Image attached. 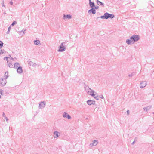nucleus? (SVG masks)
Instances as JSON below:
<instances>
[{"mask_svg": "<svg viewBox=\"0 0 154 154\" xmlns=\"http://www.w3.org/2000/svg\"><path fill=\"white\" fill-rule=\"evenodd\" d=\"M135 74H135V72H133V73H131V74H129L128 75V76L130 77H131L133 76L134 75H135Z\"/></svg>", "mask_w": 154, "mask_h": 154, "instance_id": "bb28decb", "label": "nucleus"}, {"mask_svg": "<svg viewBox=\"0 0 154 154\" xmlns=\"http://www.w3.org/2000/svg\"><path fill=\"white\" fill-rule=\"evenodd\" d=\"M26 30V29H25L24 31L23 30V29L22 31H20L21 32V33H22V34H19L20 35H23L24 34V33H25L24 32V31H25Z\"/></svg>", "mask_w": 154, "mask_h": 154, "instance_id": "393cba45", "label": "nucleus"}, {"mask_svg": "<svg viewBox=\"0 0 154 154\" xmlns=\"http://www.w3.org/2000/svg\"><path fill=\"white\" fill-rule=\"evenodd\" d=\"M3 43L2 42L0 41V48L1 49L3 45Z\"/></svg>", "mask_w": 154, "mask_h": 154, "instance_id": "a878e982", "label": "nucleus"}, {"mask_svg": "<svg viewBox=\"0 0 154 154\" xmlns=\"http://www.w3.org/2000/svg\"><path fill=\"white\" fill-rule=\"evenodd\" d=\"M7 63L8 64V66L10 68H13V65L12 64V63L11 62H10L7 61Z\"/></svg>", "mask_w": 154, "mask_h": 154, "instance_id": "a211bd4d", "label": "nucleus"}, {"mask_svg": "<svg viewBox=\"0 0 154 154\" xmlns=\"http://www.w3.org/2000/svg\"><path fill=\"white\" fill-rule=\"evenodd\" d=\"M93 100H87V101L88 104L89 105H91V104L94 105L95 103H93Z\"/></svg>", "mask_w": 154, "mask_h": 154, "instance_id": "ddd939ff", "label": "nucleus"}, {"mask_svg": "<svg viewBox=\"0 0 154 154\" xmlns=\"http://www.w3.org/2000/svg\"><path fill=\"white\" fill-rule=\"evenodd\" d=\"M85 90L86 91L87 93L89 95H91L92 96L94 97L97 100H99L98 96V95H95V94H94L95 92L94 90H91V88L88 87V88L87 89V88H85Z\"/></svg>", "mask_w": 154, "mask_h": 154, "instance_id": "f257e3e1", "label": "nucleus"}, {"mask_svg": "<svg viewBox=\"0 0 154 154\" xmlns=\"http://www.w3.org/2000/svg\"><path fill=\"white\" fill-rule=\"evenodd\" d=\"M100 97L101 99H103L104 98V97L102 95H100Z\"/></svg>", "mask_w": 154, "mask_h": 154, "instance_id": "72a5a7b5", "label": "nucleus"}, {"mask_svg": "<svg viewBox=\"0 0 154 154\" xmlns=\"http://www.w3.org/2000/svg\"><path fill=\"white\" fill-rule=\"evenodd\" d=\"M17 23V22L16 21H14L13 22V23H12V24H11L10 26H13L15 24H16Z\"/></svg>", "mask_w": 154, "mask_h": 154, "instance_id": "cd10ccee", "label": "nucleus"}, {"mask_svg": "<svg viewBox=\"0 0 154 154\" xmlns=\"http://www.w3.org/2000/svg\"><path fill=\"white\" fill-rule=\"evenodd\" d=\"M98 141L96 140H94L93 141V143L92 144L94 146H96L98 143Z\"/></svg>", "mask_w": 154, "mask_h": 154, "instance_id": "5701e85b", "label": "nucleus"}, {"mask_svg": "<svg viewBox=\"0 0 154 154\" xmlns=\"http://www.w3.org/2000/svg\"><path fill=\"white\" fill-rule=\"evenodd\" d=\"M96 13V11L95 9L92 8L91 9L89 10L88 11V13L90 14L92 13V14H94Z\"/></svg>", "mask_w": 154, "mask_h": 154, "instance_id": "9d476101", "label": "nucleus"}, {"mask_svg": "<svg viewBox=\"0 0 154 154\" xmlns=\"http://www.w3.org/2000/svg\"><path fill=\"white\" fill-rule=\"evenodd\" d=\"M8 57H5L4 58V60H6V61H8Z\"/></svg>", "mask_w": 154, "mask_h": 154, "instance_id": "7c9ffc66", "label": "nucleus"}, {"mask_svg": "<svg viewBox=\"0 0 154 154\" xmlns=\"http://www.w3.org/2000/svg\"><path fill=\"white\" fill-rule=\"evenodd\" d=\"M130 38L133 41L132 44H134L135 42H137L139 40L140 36L138 35H134L130 37Z\"/></svg>", "mask_w": 154, "mask_h": 154, "instance_id": "20e7f679", "label": "nucleus"}, {"mask_svg": "<svg viewBox=\"0 0 154 154\" xmlns=\"http://www.w3.org/2000/svg\"><path fill=\"white\" fill-rule=\"evenodd\" d=\"M94 7V8L95 9H97L98 8H99V6H96Z\"/></svg>", "mask_w": 154, "mask_h": 154, "instance_id": "473e14b6", "label": "nucleus"}, {"mask_svg": "<svg viewBox=\"0 0 154 154\" xmlns=\"http://www.w3.org/2000/svg\"><path fill=\"white\" fill-rule=\"evenodd\" d=\"M14 68H18L19 67H20V65L17 62L14 64Z\"/></svg>", "mask_w": 154, "mask_h": 154, "instance_id": "6ab92c4d", "label": "nucleus"}, {"mask_svg": "<svg viewBox=\"0 0 154 154\" xmlns=\"http://www.w3.org/2000/svg\"><path fill=\"white\" fill-rule=\"evenodd\" d=\"M9 58H10V59H11L12 60H13V61L14 60V58H13V57H11Z\"/></svg>", "mask_w": 154, "mask_h": 154, "instance_id": "4c0bfd02", "label": "nucleus"}, {"mask_svg": "<svg viewBox=\"0 0 154 154\" xmlns=\"http://www.w3.org/2000/svg\"><path fill=\"white\" fill-rule=\"evenodd\" d=\"M89 5L91 8H93L95 7V4L94 2H90V3H89Z\"/></svg>", "mask_w": 154, "mask_h": 154, "instance_id": "412c9836", "label": "nucleus"}, {"mask_svg": "<svg viewBox=\"0 0 154 154\" xmlns=\"http://www.w3.org/2000/svg\"><path fill=\"white\" fill-rule=\"evenodd\" d=\"M92 102L93 103H95V101L93 100Z\"/></svg>", "mask_w": 154, "mask_h": 154, "instance_id": "37998d69", "label": "nucleus"}, {"mask_svg": "<svg viewBox=\"0 0 154 154\" xmlns=\"http://www.w3.org/2000/svg\"><path fill=\"white\" fill-rule=\"evenodd\" d=\"M2 116L3 117L5 118L6 120V122L7 123H8L9 119H8L6 116L5 114L4 113H3Z\"/></svg>", "mask_w": 154, "mask_h": 154, "instance_id": "4be33fe9", "label": "nucleus"}, {"mask_svg": "<svg viewBox=\"0 0 154 154\" xmlns=\"http://www.w3.org/2000/svg\"><path fill=\"white\" fill-rule=\"evenodd\" d=\"M135 143V141H134L132 143V144H134V143Z\"/></svg>", "mask_w": 154, "mask_h": 154, "instance_id": "ea45409f", "label": "nucleus"}, {"mask_svg": "<svg viewBox=\"0 0 154 154\" xmlns=\"http://www.w3.org/2000/svg\"><path fill=\"white\" fill-rule=\"evenodd\" d=\"M8 56H9V57H10V58L11 57V55H10V54H9V55Z\"/></svg>", "mask_w": 154, "mask_h": 154, "instance_id": "c03bdc74", "label": "nucleus"}, {"mask_svg": "<svg viewBox=\"0 0 154 154\" xmlns=\"http://www.w3.org/2000/svg\"><path fill=\"white\" fill-rule=\"evenodd\" d=\"M89 0V3H90V2H92L91 1V0Z\"/></svg>", "mask_w": 154, "mask_h": 154, "instance_id": "79ce46f5", "label": "nucleus"}, {"mask_svg": "<svg viewBox=\"0 0 154 154\" xmlns=\"http://www.w3.org/2000/svg\"><path fill=\"white\" fill-rule=\"evenodd\" d=\"M29 64L30 66H32L33 67H35V66L37 65L36 63H34L32 62L31 61H30L29 62Z\"/></svg>", "mask_w": 154, "mask_h": 154, "instance_id": "2eb2a0df", "label": "nucleus"}, {"mask_svg": "<svg viewBox=\"0 0 154 154\" xmlns=\"http://www.w3.org/2000/svg\"><path fill=\"white\" fill-rule=\"evenodd\" d=\"M17 72L18 73H21L23 72V69L22 67H19L17 69Z\"/></svg>", "mask_w": 154, "mask_h": 154, "instance_id": "9b49d317", "label": "nucleus"}, {"mask_svg": "<svg viewBox=\"0 0 154 154\" xmlns=\"http://www.w3.org/2000/svg\"><path fill=\"white\" fill-rule=\"evenodd\" d=\"M34 44L37 45H41L40 42L39 40H35L34 41Z\"/></svg>", "mask_w": 154, "mask_h": 154, "instance_id": "4468645a", "label": "nucleus"}, {"mask_svg": "<svg viewBox=\"0 0 154 154\" xmlns=\"http://www.w3.org/2000/svg\"><path fill=\"white\" fill-rule=\"evenodd\" d=\"M41 103L39 104V106L40 108L42 109L45 106L46 103L45 101L41 102Z\"/></svg>", "mask_w": 154, "mask_h": 154, "instance_id": "423d86ee", "label": "nucleus"}, {"mask_svg": "<svg viewBox=\"0 0 154 154\" xmlns=\"http://www.w3.org/2000/svg\"><path fill=\"white\" fill-rule=\"evenodd\" d=\"M151 108V106H148L146 107L143 108V109L146 112H147Z\"/></svg>", "mask_w": 154, "mask_h": 154, "instance_id": "f3484780", "label": "nucleus"}, {"mask_svg": "<svg viewBox=\"0 0 154 154\" xmlns=\"http://www.w3.org/2000/svg\"><path fill=\"white\" fill-rule=\"evenodd\" d=\"M72 18V15L70 14H67L66 15L65 14H63V18L65 20L66 19H70Z\"/></svg>", "mask_w": 154, "mask_h": 154, "instance_id": "1a4fd4ad", "label": "nucleus"}, {"mask_svg": "<svg viewBox=\"0 0 154 154\" xmlns=\"http://www.w3.org/2000/svg\"><path fill=\"white\" fill-rule=\"evenodd\" d=\"M7 83L6 80L3 78H0V85L3 87Z\"/></svg>", "mask_w": 154, "mask_h": 154, "instance_id": "39448f33", "label": "nucleus"}, {"mask_svg": "<svg viewBox=\"0 0 154 154\" xmlns=\"http://www.w3.org/2000/svg\"><path fill=\"white\" fill-rule=\"evenodd\" d=\"M4 14H6V13H5V12H4Z\"/></svg>", "mask_w": 154, "mask_h": 154, "instance_id": "49530a36", "label": "nucleus"}, {"mask_svg": "<svg viewBox=\"0 0 154 154\" xmlns=\"http://www.w3.org/2000/svg\"><path fill=\"white\" fill-rule=\"evenodd\" d=\"M1 50V51L2 52H3V54L5 52V51L4 49Z\"/></svg>", "mask_w": 154, "mask_h": 154, "instance_id": "c9c22d12", "label": "nucleus"}, {"mask_svg": "<svg viewBox=\"0 0 154 154\" xmlns=\"http://www.w3.org/2000/svg\"><path fill=\"white\" fill-rule=\"evenodd\" d=\"M3 91L1 89H0V93L2 95H3Z\"/></svg>", "mask_w": 154, "mask_h": 154, "instance_id": "2f4dec72", "label": "nucleus"}, {"mask_svg": "<svg viewBox=\"0 0 154 154\" xmlns=\"http://www.w3.org/2000/svg\"><path fill=\"white\" fill-rule=\"evenodd\" d=\"M20 34H22V33H21V32H20Z\"/></svg>", "mask_w": 154, "mask_h": 154, "instance_id": "a18cd8bd", "label": "nucleus"}, {"mask_svg": "<svg viewBox=\"0 0 154 154\" xmlns=\"http://www.w3.org/2000/svg\"><path fill=\"white\" fill-rule=\"evenodd\" d=\"M115 16L114 14H110L107 12H106L104 14V15L100 17H98L97 19H98L99 18L104 19H108L109 18H111L112 19Z\"/></svg>", "mask_w": 154, "mask_h": 154, "instance_id": "f03ea898", "label": "nucleus"}, {"mask_svg": "<svg viewBox=\"0 0 154 154\" xmlns=\"http://www.w3.org/2000/svg\"><path fill=\"white\" fill-rule=\"evenodd\" d=\"M63 116L64 118H67L68 119H70L71 118V116L67 113L64 112L63 115Z\"/></svg>", "mask_w": 154, "mask_h": 154, "instance_id": "6e6552de", "label": "nucleus"}, {"mask_svg": "<svg viewBox=\"0 0 154 154\" xmlns=\"http://www.w3.org/2000/svg\"><path fill=\"white\" fill-rule=\"evenodd\" d=\"M3 54V52H2L1 50L0 51V55Z\"/></svg>", "mask_w": 154, "mask_h": 154, "instance_id": "58836bf2", "label": "nucleus"}, {"mask_svg": "<svg viewBox=\"0 0 154 154\" xmlns=\"http://www.w3.org/2000/svg\"><path fill=\"white\" fill-rule=\"evenodd\" d=\"M11 26H10L8 28V31L7 32V34H8L9 33V32H10V30L11 29Z\"/></svg>", "mask_w": 154, "mask_h": 154, "instance_id": "c85d7f7f", "label": "nucleus"}, {"mask_svg": "<svg viewBox=\"0 0 154 154\" xmlns=\"http://www.w3.org/2000/svg\"><path fill=\"white\" fill-rule=\"evenodd\" d=\"M68 42L66 41L65 42L62 43L59 46V48L58 50L59 52H63L65 51L66 48V44Z\"/></svg>", "mask_w": 154, "mask_h": 154, "instance_id": "7ed1b4c3", "label": "nucleus"}, {"mask_svg": "<svg viewBox=\"0 0 154 154\" xmlns=\"http://www.w3.org/2000/svg\"><path fill=\"white\" fill-rule=\"evenodd\" d=\"M58 132L57 131H55L54 132V138H57L59 136L58 135Z\"/></svg>", "mask_w": 154, "mask_h": 154, "instance_id": "aec40b11", "label": "nucleus"}, {"mask_svg": "<svg viewBox=\"0 0 154 154\" xmlns=\"http://www.w3.org/2000/svg\"><path fill=\"white\" fill-rule=\"evenodd\" d=\"M4 76L6 79H7L8 77V72H6L4 74Z\"/></svg>", "mask_w": 154, "mask_h": 154, "instance_id": "b1692460", "label": "nucleus"}, {"mask_svg": "<svg viewBox=\"0 0 154 154\" xmlns=\"http://www.w3.org/2000/svg\"><path fill=\"white\" fill-rule=\"evenodd\" d=\"M146 84L147 82L146 81H143L142 82L140 83V86L141 88H143L146 86Z\"/></svg>", "mask_w": 154, "mask_h": 154, "instance_id": "0eeeda50", "label": "nucleus"}, {"mask_svg": "<svg viewBox=\"0 0 154 154\" xmlns=\"http://www.w3.org/2000/svg\"><path fill=\"white\" fill-rule=\"evenodd\" d=\"M1 98V95H0V99Z\"/></svg>", "mask_w": 154, "mask_h": 154, "instance_id": "de8ad7c7", "label": "nucleus"}, {"mask_svg": "<svg viewBox=\"0 0 154 154\" xmlns=\"http://www.w3.org/2000/svg\"><path fill=\"white\" fill-rule=\"evenodd\" d=\"M129 110H128L127 111V112L128 115L129 114Z\"/></svg>", "mask_w": 154, "mask_h": 154, "instance_id": "e433bc0d", "label": "nucleus"}, {"mask_svg": "<svg viewBox=\"0 0 154 154\" xmlns=\"http://www.w3.org/2000/svg\"><path fill=\"white\" fill-rule=\"evenodd\" d=\"M10 4L11 5H12L13 4V2L12 1H11L9 2Z\"/></svg>", "mask_w": 154, "mask_h": 154, "instance_id": "f704fd0d", "label": "nucleus"}, {"mask_svg": "<svg viewBox=\"0 0 154 154\" xmlns=\"http://www.w3.org/2000/svg\"><path fill=\"white\" fill-rule=\"evenodd\" d=\"M153 114H154V112L153 113Z\"/></svg>", "mask_w": 154, "mask_h": 154, "instance_id": "09e8293b", "label": "nucleus"}, {"mask_svg": "<svg viewBox=\"0 0 154 154\" xmlns=\"http://www.w3.org/2000/svg\"><path fill=\"white\" fill-rule=\"evenodd\" d=\"M136 141H137V139L136 138H135L134 140V141H135V142Z\"/></svg>", "mask_w": 154, "mask_h": 154, "instance_id": "a19ab883", "label": "nucleus"}, {"mask_svg": "<svg viewBox=\"0 0 154 154\" xmlns=\"http://www.w3.org/2000/svg\"><path fill=\"white\" fill-rule=\"evenodd\" d=\"M133 41L130 38V39H128L126 41V43L128 45H130L131 44V43H133Z\"/></svg>", "mask_w": 154, "mask_h": 154, "instance_id": "dca6fc26", "label": "nucleus"}, {"mask_svg": "<svg viewBox=\"0 0 154 154\" xmlns=\"http://www.w3.org/2000/svg\"><path fill=\"white\" fill-rule=\"evenodd\" d=\"M96 2L97 4L98 5H101L102 7H104V4L100 1L98 0H97Z\"/></svg>", "mask_w": 154, "mask_h": 154, "instance_id": "f8f14e48", "label": "nucleus"}, {"mask_svg": "<svg viewBox=\"0 0 154 154\" xmlns=\"http://www.w3.org/2000/svg\"><path fill=\"white\" fill-rule=\"evenodd\" d=\"M2 6L3 7H5V5L4 4V0H3V1H2Z\"/></svg>", "mask_w": 154, "mask_h": 154, "instance_id": "c756f323", "label": "nucleus"}]
</instances>
